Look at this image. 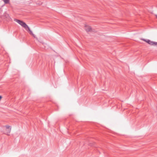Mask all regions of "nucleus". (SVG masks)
Wrapping results in <instances>:
<instances>
[{
	"label": "nucleus",
	"mask_w": 157,
	"mask_h": 157,
	"mask_svg": "<svg viewBox=\"0 0 157 157\" xmlns=\"http://www.w3.org/2000/svg\"><path fill=\"white\" fill-rule=\"evenodd\" d=\"M143 40L145 41L147 43L151 45H155V46H157V42L151 41V40H146V39H142Z\"/></svg>",
	"instance_id": "obj_1"
},
{
	"label": "nucleus",
	"mask_w": 157,
	"mask_h": 157,
	"mask_svg": "<svg viewBox=\"0 0 157 157\" xmlns=\"http://www.w3.org/2000/svg\"><path fill=\"white\" fill-rule=\"evenodd\" d=\"M6 127V132L5 133L7 135H9V133H10L11 130V128H10V126L9 125H6L4 126Z\"/></svg>",
	"instance_id": "obj_2"
},
{
	"label": "nucleus",
	"mask_w": 157,
	"mask_h": 157,
	"mask_svg": "<svg viewBox=\"0 0 157 157\" xmlns=\"http://www.w3.org/2000/svg\"><path fill=\"white\" fill-rule=\"evenodd\" d=\"M23 27H24L26 30H27V27H28V26L26 24L22 21H21V22L19 24Z\"/></svg>",
	"instance_id": "obj_3"
},
{
	"label": "nucleus",
	"mask_w": 157,
	"mask_h": 157,
	"mask_svg": "<svg viewBox=\"0 0 157 157\" xmlns=\"http://www.w3.org/2000/svg\"><path fill=\"white\" fill-rule=\"evenodd\" d=\"M85 30L87 32H90L92 31L91 28L90 26L86 25L85 26Z\"/></svg>",
	"instance_id": "obj_4"
},
{
	"label": "nucleus",
	"mask_w": 157,
	"mask_h": 157,
	"mask_svg": "<svg viewBox=\"0 0 157 157\" xmlns=\"http://www.w3.org/2000/svg\"><path fill=\"white\" fill-rule=\"evenodd\" d=\"M27 31H29V32H30V34L31 35H34V34L33 33L32 31L30 30V28L28 26V27H27Z\"/></svg>",
	"instance_id": "obj_5"
},
{
	"label": "nucleus",
	"mask_w": 157,
	"mask_h": 157,
	"mask_svg": "<svg viewBox=\"0 0 157 157\" xmlns=\"http://www.w3.org/2000/svg\"><path fill=\"white\" fill-rule=\"evenodd\" d=\"M14 21L16 22H17V23H18L19 24H20V23L21 22V21L19 20H18L16 19H15L14 20Z\"/></svg>",
	"instance_id": "obj_6"
},
{
	"label": "nucleus",
	"mask_w": 157,
	"mask_h": 157,
	"mask_svg": "<svg viewBox=\"0 0 157 157\" xmlns=\"http://www.w3.org/2000/svg\"><path fill=\"white\" fill-rule=\"evenodd\" d=\"M3 1L5 4L9 3L10 2L9 0H3Z\"/></svg>",
	"instance_id": "obj_7"
},
{
	"label": "nucleus",
	"mask_w": 157,
	"mask_h": 157,
	"mask_svg": "<svg viewBox=\"0 0 157 157\" xmlns=\"http://www.w3.org/2000/svg\"><path fill=\"white\" fill-rule=\"evenodd\" d=\"M2 98V96H0V100H1V99Z\"/></svg>",
	"instance_id": "obj_8"
},
{
	"label": "nucleus",
	"mask_w": 157,
	"mask_h": 157,
	"mask_svg": "<svg viewBox=\"0 0 157 157\" xmlns=\"http://www.w3.org/2000/svg\"><path fill=\"white\" fill-rule=\"evenodd\" d=\"M32 35L35 38H36L35 35L34 34V35Z\"/></svg>",
	"instance_id": "obj_9"
},
{
	"label": "nucleus",
	"mask_w": 157,
	"mask_h": 157,
	"mask_svg": "<svg viewBox=\"0 0 157 157\" xmlns=\"http://www.w3.org/2000/svg\"><path fill=\"white\" fill-rule=\"evenodd\" d=\"M39 4L40 5H41V3H39Z\"/></svg>",
	"instance_id": "obj_10"
},
{
	"label": "nucleus",
	"mask_w": 157,
	"mask_h": 157,
	"mask_svg": "<svg viewBox=\"0 0 157 157\" xmlns=\"http://www.w3.org/2000/svg\"><path fill=\"white\" fill-rule=\"evenodd\" d=\"M156 16L157 17V15H156Z\"/></svg>",
	"instance_id": "obj_11"
}]
</instances>
